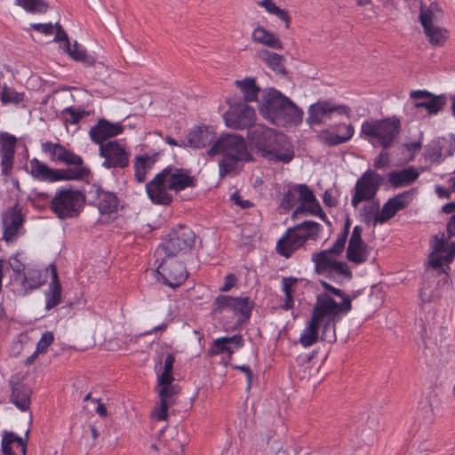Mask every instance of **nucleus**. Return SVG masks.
<instances>
[{
  "instance_id": "1",
  "label": "nucleus",
  "mask_w": 455,
  "mask_h": 455,
  "mask_svg": "<svg viewBox=\"0 0 455 455\" xmlns=\"http://www.w3.org/2000/svg\"><path fill=\"white\" fill-rule=\"evenodd\" d=\"M252 151L269 161L290 163L294 157L292 144L286 135L263 124L253 125L247 132Z\"/></svg>"
},
{
  "instance_id": "2",
  "label": "nucleus",
  "mask_w": 455,
  "mask_h": 455,
  "mask_svg": "<svg viewBox=\"0 0 455 455\" xmlns=\"http://www.w3.org/2000/svg\"><path fill=\"white\" fill-rule=\"evenodd\" d=\"M259 112L272 124L283 126L300 124L304 115L300 108L275 88L262 92Z\"/></svg>"
},
{
  "instance_id": "3",
  "label": "nucleus",
  "mask_w": 455,
  "mask_h": 455,
  "mask_svg": "<svg viewBox=\"0 0 455 455\" xmlns=\"http://www.w3.org/2000/svg\"><path fill=\"white\" fill-rule=\"evenodd\" d=\"M208 155L210 156L216 155L223 156L219 163L220 177L237 173L241 171L244 162L252 159L247 150L243 137L234 133L220 136L208 150Z\"/></svg>"
},
{
  "instance_id": "4",
  "label": "nucleus",
  "mask_w": 455,
  "mask_h": 455,
  "mask_svg": "<svg viewBox=\"0 0 455 455\" xmlns=\"http://www.w3.org/2000/svg\"><path fill=\"white\" fill-rule=\"evenodd\" d=\"M347 240L346 236L339 235L331 247L314 252L311 259L318 275H324L339 284L351 280L353 276L347 264L335 259V256H339L345 250Z\"/></svg>"
},
{
  "instance_id": "5",
  "label": "nucleus",
  "mask_w": 455,
  "mask_h": 455,
  "mask_svg": "<svg viewBox=\"0 0 455 455\" xmlns=\"http://www.w3.org/2000/svg\"><path fill=\"white\" fill-rule=\"evenodd\" d=\"M298 201L300 202V204L292 212V218H295L299 213L307 212L311 215L318 216L325 223L331 224L312 189L306 184H293L289 186L287 191L283 194L280 208L283 209L284 212H289Z\"/></svg>"
},
{
  "instance_id": "6",
  "label": "nucleus",
  "mask_w": 455,
  "mask_h": 455,
  "mask_svg": "<svg viewBox=\"0 0 455 455\" xmlns=\"http://www.w3.org/2000/svg\"><path fill=\"white\" fill-rule=\"evenodd\" d=\"M401 124L395 118L370 119L361 125V138L368 140L373 146L378 144L383 148H389L400 133Z\"/></svg>"
},
{
  "instance_id": "7",
  "label": "nucleus",
  "mask_w": 455,
  "mask_h": 455,
  "mask_svg": "<svg viewBox=\"0 0 455 455\" xmlns=\"http://www.w3.org/2000/svg\"><path fill=\"white\" fill-rule=\"evenodd\" d=\"M86 194L71 187L58 189L51 200L52 212L60 220L77 217L84 209Z\"/></svg>"
},
{
  "instance_id": "8",
  "label": "nucleus",
  "mask_w": 455,
  "mask_h": 455,
  "mask_svg": "<svg viewBox=\"0 0 455 455\" xmlns=\"http://www.w3.org/2000/svg\"><path fill=\"white\" fill-rule=\"evenodd\" d=\"M30 175L40 181L56 182L60 180H81L92 174L89 168L52 169L47 164L33 158L29 161Z\"/></svg>"
},
{
  "instance_id": "9",
  "label": "nucleus",
  "mask_w": 455,
  "mask_h": 455,
  "mask_svg": "<svg viewBox=\"0 0 455 455\" xmlns=\"http://www.w3.org/2000/svg\"><path fill=\"white\" fill-rule=\"evenodd\" d=\"M338 309V306L328 298L321 297L318 303H315L311 319L299 337V342L304 347H310L318 340L319 329L325 316L336 313Z\"/></svg>"
},
{
  "instance_id": "10",
  "label": "nucleus",
  "mask_w": 455,
  "mask_h": 455,
  "mask_svg": "<svg viewBox=\"0 0 455 455\" xmlns=\"http://www.w3.org/2000/svg\"><path fill=\"white\" fill-rule=\"evenodd\" d=\"M196 235L187 226L179 225L172 228L168 237L156 251V255L164 253L168 258H173L180 252L188 251L195 244Z\"/></svg>"
},
{
  "instance_id": "11",
  "label": "nucleus",
  "mask_w": 455,
  "mask_h": 455,
  "mask_svg": "<svg viewBox=\"0 0 455 455\" xmlns=\"http://www.w3.org/2000/svg\"><path fill=\"white\" fill-rule=\"evenodd\" d=\"M382 180V176L375 171L367 170L363 172L355 183L351 200L352 206L356 208L361 202L375 200Z\"/></svg>"
},
{
  "instance_id": "12",
  "label": "nucleus",
  "mask_w": 455,
  "mask_h": 455,
  "mask_svg": "<svg viewBox=\"0 0 455 455\" xmlns=\"http://www.w3.org/2000/svg\"><path fill=\"white\" fill-rule=\"evenodd\" d=\"M253 307L254 302L249 297L219 295L212 304V313L217 315L230 310L235 315H240L241 320L245 322L250 319Z\"/></svg>"
},
{
  "instance_id": "13",
  "label": "nucleus",
  "mask_w": 455,
  "mask_h": 455,
  "mask_svg": "<svg viewBox=\"0 0 455 455\" xmlns=\"http://www.w3.org/2000/svg\"><path fill=\"white\" fill-rule=\"evenodd\" d=\"M350 108L346 105H338L331 100H318L309 106L306 121L310 126L323 124L335 114L348 116Z\"/></svg>"
},
{
  "instance_id": "14",
  "label": "nucleus",
  "mask_w": 455,
  "mask_h": 455,
  "mask_svg": "<svg viewBox=\"0 0 455 455\" xmlns=\"http://www.w3.org/2000/svg\"><path fill=\"white\" fill-rule=\"evenodd\" d=\"M90 205L96 206L100 214H112L118 210L119 199L116 193L105 190L99 184H92L86 191Z\"/></svg>"
},
{
  "instance_id": "15",
  "label": "nucleus",
  "mask_w": 455,
  "mask_h": 455,
  "mask_svg": "<svg viewBox=\"0 0 455 455\" xmlns=\"http://www.w3.org/2000/svg\"><path fill=\"white\" fill-rule=\"evenodd\" d=\"M156 271L162 277L163 283L172 288L179 287L188 278L185 265L172 258L166 257L165 254Z\"/></svg>"
},
{
  "instance_id": "16",
  "label": "nucleus",
  "mask_w": 455,
  "mask_h": 455,
  "mask_svg": "<svg viewBox=\"0 0 455 455\" xmlns=\"http://www.w3.org/2000/svg\"><path fill=\"white\" fill-rule=\"evenodd\" d=\"M100 156L104 158L106 169H124L129 165L131 154L117 140H110L100 147Z\"/></svg>"
},
{
  "instance_id": "17",
  "label": "nucleus",
  "mask_w": 455,
  "mask_h": 455,
  "mask_svg": "<svg viewBox=\"0 0 455 455\" xmlns=\"http://www.w3.org/2000/svg\"><path fill=\"white\" fill-rule=\"evenodd\" d=\"M42 151L48 155L53 163H61L69 166L68 169L88 168L83 158L60 143L46 141L42 143Z\"/></svg>"
},
{
  "instance_id": "18",
  "label": "nucleus",
  "mask_w": 455,
  "mask_h": 455,
  "mask_svg": "<svg viewBox=\"0 0 455 455\" xmlns=\"http://www.w3.org/2000/svg\"><path fill=\"white\" fill-rule=\"evenodd\" d=\"M225 121L228 127L235 130L248 131L252 128L255 121V110L244 102L230 106L225 114Z\"/></svg>"
},
{
  "instance_id": "19",
  "label": "nucleus",
  "mask_w": 455,
  "mask_h": 455,
  "mask_svg": "<svg viewBox=\"0 0 455 455\" xmlns=\"http://www.w3.org/2000/svg\"><path fill=\"white\" fill-rule=\"evenodd\" d=\"M168 171L162 170L155 178L146 185L148 198L155 204L169 205L173 200L172 195L168 192Z\"/></svg>"
},
{
  "instance_id": "20",
  "label": "nucleus",
  "mask_w": 455,
  "mask_h": 455,
  "mask_svg": "<svg viewBox=\"0 0 455 455\" xmlns=\"http://www.w3.org/2000/svg\"><path fill=\"white\" fill-rule=\"evenodd\" d=\"M320 284L325 292H322L316 296V302L321 297L328 298L334 302L339 307L336 313H331V315H344L352 309V298L347 295L342 290L338 289L326 281H320Z\"/></svg>"
},
{
  "instance_id": "21",
  "label": "nucleus",
  "mask_w": 455,
  "mask_h": 455,
  "mask_svg": "<svg viewBox=\"0 0 455 455\" xmlns=\"http://www.w3.org/2000/svg\"><path fill=\"white\" fill-rule=\"evenodd\" d=\"M156 392L160 398V406L155 411L157 420H165L168 418V409L175 402V396L180 394V387L179 385L173 384V381L168 384H160L157 379L156 387Z\"/></svg>"
},
{
  "instance_id": "22",
  "label": "nucleus",
  "mask_w": 455,
  "mask_h": 455,
  "mask_svg": "<svg viewBox=\"0 0 455 455\" xmlns=\"http://www.w3.org/2000/svg\"><path fill=\"white\" fill-rule=\"evenodd\" d=\"M414 189L404 191L388 199L379 211L375 223L383 224L392 219L399 211L404 209L411 201Z\"/></svg>"
},
{
  "instance_id": "23",
  "label": "nucleus",
  "mask_w": 455,
  "mask_h": 455,
  "mask_svg": "<svg viewBox=\"0 0 455 455\" xmlns=\"http://www.w3.org/2000/svg\"><path fill=\"white\" fill-rule=\"evenodd\" d=\"M164 170L168 171V188L176 194L188 188L196 187V179L192 176L190 170L177 168L172 165L165 167Z\"/></svg>"
},
{
  "instance_id": "24",
  "label": "nucleus",
  "mask_w": 455,
  "mask_h": 455,
  "mask_svg": "<svg viewBox=\"0 0 455 455\" xmlns=\"http://www.w3.org/2000/svg\"><path fill=\"white\" fill-rule=\"evenodd\" d=\"M17 138L6 132H0V156L2 174L9 176L13 167Z\"/></svg>"
},
{
  "instance_id": "25",
  "label": "nucleus",
  "mask_w": 455,
  "mask_h": 455,
  "mask_svg": "<svg viewBox=\"0 0 455 455\" xmlns=\"http://www.w3.org/2000/svg\"><path fill=\"white\" fill-rule=\"evenodd\" d=\"M410 96L413 100H423L415 102L414 108H426L429 115H436L445 106L447 98L444 94L435 95L426 90L411 91Z\"/></svg>"
},
{
  "instance_id": "26",
  "label": "nucleus",
  "mask_w": 455,
  "mask_h": 455,
  "mask_svg": "<svg viewBox=\"0 0 455 455\" xmlns=\"http://www.w3.org/2000/svg\"><path fill=\"white\" fill-rule=\"evenodd\" d=\"M25 221L21 212V207L17 203L12 207L8 208L2 214V222L4 226L3 237L6 242L12 241L16 236L18 230L22 227Z\"/></svg>"
},
{
  "instance_id": "27",
  "label": "nucleus",
  "mask_w": 455,
  "mask_h": 455,
  "mask_svg": "<svg viewBox=\"0 0 455 455\" xmlns=\"http://www.w3.org/2000/svg\"><path fill=\"white\" fill-rule=\"evenodd\" d=\"M307 239L301 230L296 228H289L285 236L282 237L276 244V251L283 257L289 259L292 253L301 247Z\"/></svg>"
},
{
  "instance_id": "28",
  "label": "nucleus",
  "mask_w": 455,
  "mask_h": 455,
  "mask_svg": "<svg viewBox=\"0 0 455 455\" xmlns=\"http://www.w3.org/2000/svg\"><path fill=\"white\" fill-rule=\"evenodd\" d=\"M123 132L124 127L119 123L113 124L104 118H100L98 123L91 128L89 134L91 140L100 147L101 144H105V140L121 134Z\"/></svg>"
},
{
  "instance_id": "29",
  "label": "nucleus",
  "mask_w": 455,
  "mask_h": 455,
  "mask_svg": "<svg viewBox=\"0 0 455 455\" xmlns=\"http://www.w3.org/2000/svg\"><path fill=\"white\" fill-rule=\"evenodd\" d=\"M419 19L430 44L436 46L443 45L448 38V31L444 28L433 25L431 20V10L424 11L423 8H421Z\"/></svg>"
},
{
  "instance_id": "30",
  "label": "nucleus",
  "mask_w": 455,
  "mask_h": 455,
  "mask_svg": "<svg viewBox=\"0 0 455 455\" xmlns=\"http://www.w3.org/2000/svg\"><path fill=\"white\" fill-rule=\"evenodd\" d=\"M10 401L21 411H27L30 406L32 389L20 381H10Z\"/></svg>"
},
{
  "instance_id": "31",
  "label": "nucleus",
  "mask_w": 455,
  "mask_h": 455,
  "mask_svg": "<svg viewBox=\"0 0 455 455\" xmlns=\"http://www.w3.org/2000/svg\"><path fill=\"white\" fill-rule=\"evenodd\" d=\"M51 270V282L48 285V290L45 291V309L51 310L59 305L61 301L62 287L59 279L57 267L54 264L49 266Z\"/></svg>"
},
{
  "instance_id": "32",
  "label": "nucleus",
  "mask_w": 455,
  "mask_h": 455,
  "mask_svg": "<svg viewBox=\"0 0 455 455\" xmlns=\"http://www.w3.org/2000/svg\"><path fill=\"white\" fill-rule=\"evenodd\" d=\"M187 139L189 147L202 148L210 145L214 140L215 132L212 126H196L189 132Z\"/></svg>"
},
{
  "instance_id": "33",
  "label": "nucleus",
  "mask_w": 455,
  "mask_h": 455,
  "mask_svg": "<svg viewBox=\"0 0 455 455\" xmlns=\"http://www.w3.org/2000/svg\"><path fill=\"white\" fill-rule=\"evenodd\" d=\"M29 430L25 433L24 437L17 435L12 431L4 430L2 432L1 441V452L4 454V447L11 452V455H15L12 449V444L17 443L18 447L20 448V455H27V446L28 442Z\"/></svg>"
},
{
  "instance_id": "34",
  "label": "nucleus",
  "mask_w": 455,
  "mask_h": 455,
  "mask_svg": "<svg viewBox=\"0 0 455 455\" xmlns=\"http://www.w3.org/2000/svg\"><path fill=\"white\" fill-rule=\"evenodd\" d=\"M419 172L413 166L403 168L400 171H392L388 173V180L391 185L397 188L411 185L418 180Z\"/></svg>"
},
{
  "instance_id": "35",
  "label": "nucleus",
  "mask_w": 455,
  "mask_h": 455,
  "mask_svg": "<svg viewBox=\"0 0 455 455\" xmlns=\"http://www.w3.org/2000/svg\"><path fill=\"white\" fill-rule=\"evenodd\" d=\"M235 84L243 93V102L246 103L258 100V94L260 92V88L256 84L255 78L247 76L243 80H235Z\"/></svg>"
},
{
  "instance_id": "36",
  "label": "nucleus",
  "mask_w": 455,
  "mask_h": 455,
  "mask_svg": "<svg viewBox=\"0 0 455 455\" xmlns=\"http://www.w3.org/2000/svg\"><path fill=\"white\" fill-rule=\"evenodd\" d=\"M369 246L363 242H348L347 249V259L356 265L362 264L368 259Z\"/></svg>"
},
{
  "instance_id": "37",
  "label": "nucleus",
  "mask_w": 455,
  "mask_h": 455,
  "mask_svg": "<svg viewBox=\"0 0 455 455\" xmlns=\"http://www.w3.org/2000/svg\"><path fill=\"white\" fill-rule=\"evenodd\" d=\"M252 39L255 42L265 44L268 47L280 50L283 48L281 41L275 36L262 27H258L252 33Z\"/></svg>"
},
{
  "instance_id": "38",
  "label": "nucleus",
  "mask_w": 455,
  "mask_h": 455,
  "mask_svg": "<svg viewBox=\"0 0 455 455\" xmlns=\"http://www.w3.org/2000/svg\"><path fill=\"white\" fill-rule=\"evenodd\" d=\"M44 280L42 279L41 272L38 270H29L27 273H22L21 285L24 290V294H28L42 286Z\"/></svg>"
},
{
  "instance_id": "39",
  "label": "nucleus",
  "mask_w": 455,
  "mask_h": 455,
  "mask_svg": "<svg viewBox=\"0 0 455 455\" xmlns=\"http://www.w3.org/2000/svg\"><path fill=\"white\" fill-rule=\"evenodd\" d=\"M342 315H327L323 321L321 339L329 343L335 342L336 331L335 325L336 322L340 319Z\"/></svg>"
},
{
  "instance_id": "40",
  "label": "nucleus",
  "mask_w": 455,
  "mask_h": 455,
  "mask_svg": "<svg viewBox=\"0 0 455 455\" xmlns=\"http://www.w3.org/2000/svg\"><path fill=\"white\" fill-rule=\"evenodd\" d=\"M360 210L359 214L363 221L370 226L371 223L375 227L378 223H375V219L379 213V200L368 201Z\"/></svg>"
},
{
  "instance_id": "41",
  "label": "nucleus",
  "mask_w": 455,
  "mask_h": 455,
  "mask_svg": "<svg viewBox=\"0 0 455 455\" xmlns=\"http://www.w3.org/2000/svg\"><path fill=\"white\" fill-rule=\"evenodd\" d=\"M262 59L267 66L275 73L286 75V69L283 65L284 59L282 55L265 50L262 52Z\"/></svg>"
},
{
  "instance_id": "42",
  "label": "nucleus",
  "mask_w": 455,
  "mask_h": 455,
  "mask_svg": "<svg viewBox=\"0 0 455 455\" xmlns=\"http://www.w3.org/2000/svg\"><path fill=\"white\" fill-rule=\"evenodd\" d=\"M63 51L68 53L73 60L81 61L88 66H92L95 62L94 58L87 54L85 49L78 44L77 42H75L73 48H71V44H69V50L63 48Z\"/></svg>"
},
{
  "instance_id": "43",
  "label": "nucleus",
  "mask_w": 455,
  "mask_h": 455,
  "mask_svg": "<svg viewBox=\"0 0 455 455\" xmlns=\"http://www.w3.org/2000/svg\"><path fill=\"white\" fill-rule=\"evenodd\" d=\"M296 228L301 230L307 241H316L323 230L322 225L313 220H305L300 224L296 225Z\"/></svg>"
},
{
  "instance_id": "44",
  "label": "nucleus",
  "mask_w": 455,
  "mask_h": 455,
  "mask_svg": "<svg viewBox=\"0 0 455 455\" xmlns=\"http://www.w3.org/2000/svg\"><path fill=\"white\" fill-rule=\"evenodd\" d=\"M0 100L3 105H19L25 100L24 92H18L12 87L4 84Z\"/></svg>"
},
{
  "instance_id": "45",
  "label": "nucleus",
  "mask_w": 455,
  "mask_h": 455,
  "mask_svg": "<svg viewBox=\"0 0 455 455\" xmlns=\"http://www.w3.org/2000/svg\"><path fill=\"white\" fill-rule=\"evenodd\" d=\"M148 158L144 156H138L134 159L135 179L139 183H142L146 180L147 172L151 169L150 164L148 163Z\"/></svg>"
},
{
  "instance_id": "46",
  "label": "nucleus",
  "mask_w": 455,
  "mask_h": 455,
  "mask_svg": "<svg viewBox=\"0 0 455 455\" xmlns=\"http://www.w3.org/2000/svg\"><path fill=\"white\" fill-rule=\"evenodd\" d=\"M17 4L30 13H44L48 9L44 0H17Z\"/></svg>"
},
{
  "instance_id": "47",
  "label": "nucleus",
  "mask_w": 455,
  "mask_h": 455,
  "mask_svg": "<svg viewBox=\"0 0 455 455\" xmlns=\"http://www.w3.org/2000/svg\"><path fill=\"white\" fill-rule=\"evenodd\" d=\"M174 362L175 356L172 354H168L164 360V371L157 376L160 384H168V382L175 380L172 376Z\"/></svg>"
},
{
  "instance_id": "48",
  "label": "nucleus",
  "mask_w": 455,
  "mask_h": 455,
  "mask_svg": "<svg viewBox=\"0 0 455 455\" xmlns=\"http://www.w3.org/2000/svg\"><path fill=\"white\" fill-rule=\"evenodd\" d=\"M228 353L231 357L235 353L234 349L224 341V338H219L213 340L211 347L207 351L209 356Z\"/></svg>"
},
{
  "instance_id": "49",
  "label": "nucleus",
  "mask_w": 455,
  "mask_h": 455,
  "mask_svg": "<svg viewBox=\"0 0 455 455\" xmlns=\"http://www.w3.org/2000/svg\"><path fill=\"white\" fill-rule=\"evenodd\" d=\"M323 141L329 147L337 146L348 141V138H342L339 134L332 133L329 131L323 132Z\"/></svg>"
},
{
  "instance_id": "50",
  "label": "nucleus",
  "mask_w": 455,
  "mask_h": 455,
  "mask_svg": "<svg viewBox=\"0 0 455 455\" xmlns=\"http://www.w3.org/2000/svg\"><path fill=\"white\" fill-rule=\"evenodd\" d=\"M445 252V256L433 255V258L430 259L429 263L434 268L441 267L443 261H445L446 263H451L453 260L455 255L450 250L447 249Z\"/></svg>"
},
{
  "instance_id": "51",
  "label": "nucleus",
  "mask_w": 455,
  "mask_h": 455,
  "mask_svg": "<svg viewBox=\"0 0 455 455\" xmlns=\"http://www.w3.org/2000/svg\"><path fill=\"white\" fill-rule=\"evenodd\" d=\"M54 337L52 331L44 332L40 340L37 343L36 349L37 353H44L46 352L49 346L53 342Z\"/></svg>"
},
{
  "instance_id": "52",
  "label": "nucleus",
  "mask_w": 455,
  "mask_h": 455,
  "mask_svg": "<svg viewBox=\"0 0 455 455\" xmlns=\"http://www.w3.org/2000/svg\"><path fill=\"white\" fill-rule=\"evenodd\" d=\"M64 112L70 116V119L67 121L73 124H78L82 118L88 115L85 110H76L72 107L66 108Z\"/></svg>"
},
{
  "instance_id": "53",
  "label": "nucleus",
  "mask_w": 455,
  "mask_h": 455,
  "mask_svg": "<svg viewBox=\"0 0 455 455\" xmlns=\"http://www.w3.org/2000/svg\"><path fill=\"white\" fill-rule=\"evenodd\" d=\"M53 27L56 29V36L54 37V41H56V42L62 41L63 42L62 48H67L68 50H69L70 42H69V39H68V36L66 31L63 29V28L61 27V25L60 23H56Z\"/></svg>"
},
{
  "instance_id": "54",
  "label": "nucleus",
  "mask_w": 455,
  "mask_h": 455,
  "mask_svg": "<svg viewBox=\"0 0 455 455\" xmlns=\"http://www.w3.org/2000/svg\"><path fill=\"white\" fill-rule=\"evenodd\" d=\"M299 279L294 276L283 277L282 280V290L284 295L292 294V287L298 283Z\"/></svg>"
},
{
  "instance_id": "55",
  "label": "nucleus",
  "mask_w": 455,
  "mask_h": 455,
  "mask_svg": "<svg viewBox=\"0 0 455 455\" xmlns=\"http://www.w3.org/2000/svg\"><path fill=\"white\" fill-rule=\"evenodd\" d=\"M230 200L236 205L240 206L242 209H249L253 204L249 200H243L241 195L238 192H235L231 195Z\"/></svg>"
},
{
  "instance_id": "56",
  "label": "nucleus",
  "mask_w": 455,
  "mask_h": 455,
  "mask_svg": "<svg viewBox=\"0 0 455 455\" xmlns=\"http://www.w3.org/2000/svg\"><path fill=\"white\" fill-rule=\"evenodd\" d=\"M231 367L233 369L238 370L245 374L246 380H247V389H250L251 386V380H252V371L250 369V367L248 365H237V364H231Z\"/></svg>"
},
{
  "instance_id": "57",
  "label": "nucleus",
  "mask_w": 455,
  "mask_h": 455,
  "mask_svg": "<svg viewBox=\"0 0 455 455\" xmlns=\"http://www.w3.org/2000/svg\"><path fill=\"white\" fill-rule=\"evenodd\" d=\"M237 278L234 274H228L225 277L224 284L220 288L222 292L230 291L236 283Z\"/></svg>"
},
{
  "instance_id": "58",
  "label": "nucleus",
  "mask_w": 455,
  "mask_h": 455,
  "mask_svg": "<svg viewBox=\"0 0 455 455\" xmlns=\"http://www.w3.org/2000/svg\"><path fill=\"white\" fill-rule=\"evenodd\" d=\"M31 28L36 31H40L44 35H51L53 32L54 27L52 23H35L31 25Z\"/></svg>"
},
{
  "instance_id": "59",
  "label": "nucleus",
  "mask_w": 455,
  "mask_h": 455,
  "mask_svg": "<svg viewBox=\"0 0 455 455\" xmlns=\"http://www.w3.org/2000/svg\"><path fill=\"white\" fill-rule=\"evenodd\" d=\"M224 338V341L228 344V345H234L235 348H240L243 346V339L242 337L241 334H235L234 336H231V337H223Z\"/></svg>"
},
{
  "instance_id": "60",
  "label": "nucleus",
  "mask_w": 455,
  "mask_h": 455,
  "mask_svg": "<svg viewBox=\"0 0 455 455\" xmlns=\"http://www.w3.org/2000/svg\"><path fill=\"white\" fill-rule=\"evenodd\" d=\"M388 153L385 151H381L378 156L374 160L373 166L375 169H382L387 165Z\"/></svg>"
},
{
  "instance_id": "61",
  "label": "nucleus",
  "mask_w": 455,
  "mask_h": 455,
  "mask_svg": "<svg viewBox=\"0 0 455 455\" xmlns=\"http://www.w3.org/2000/svg\"><path fill=\"white\" fill-rule=\"evenodd\" d=\"M446 249L447 247L445 241L443 238L437 240L434 248V251L431 253V259L433 258V254L434 256L439 255L440 252H445Z\"/></svg>"
},
{
  "instance_id": "62",
  "label": "nucleus",
  "mask_w": 455,
  "mask_h": 455,
  "mask_svg": "<svg viewBox=\"0 0 455 455\" xmlns=\"http://www.w3.org/2000/svg\"><path fill=\"white\" fill-rule=\"evenodd\" d=\"M260 5L265 7L267 12L272 14H275L279 8L273 0H262V2H260Z\"/></svg>"
},
{
  "instance_id": "63",
  "label": "nucleus",
  "mask_w": 455,
  "mask_h": 455,
  "mask_svg": "<svg viewBox=\"0 0 455 455\" xmlns=\"http://www.w3.org/2000/svg\"><path fill=\"white\" fill-rule=\"evenodd\" d=\"M323 204L328 206V207H333V206H336L337 204V202L336 200L332 197L331 196V193L330 190H326L324 193H323Z\"/></svg>"
},
{
  "instance_id": "64",
  "label": "nucleus",
  "mask_w": 455,
  "mask_h": 455,
  "mask_svg": "<svg viewBox=\"0 0 455 455\" xmlns=\"http://www.w3.org/2000/svg\"><path fill=\"white\" fill-rule=\"evenodd\" d=\"M447 233L449 237L455 236V213L451 217L447 223Z\"/></svg>"
}]
</instances>
